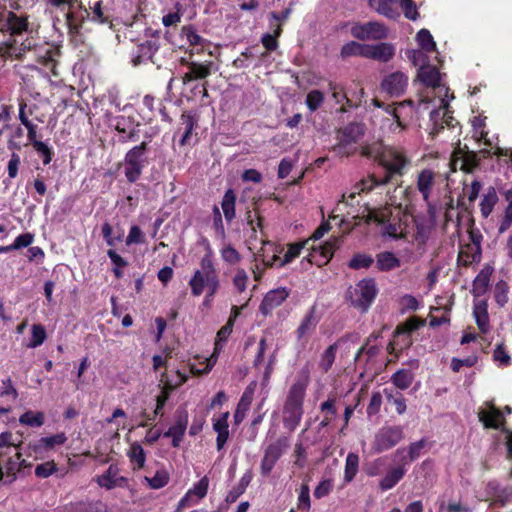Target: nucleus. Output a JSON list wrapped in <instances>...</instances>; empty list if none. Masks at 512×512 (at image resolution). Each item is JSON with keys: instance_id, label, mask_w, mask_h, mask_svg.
<instances>
[{"instance_id": "nucleus-36", "label": "nucleus", "mask_w": 512, "mask_h": 512, "mask_svg": "<svg viewBox=\"0 0 512 512\" xmlns=\"http://www.w3.org/2000/svg\"><path fill=\"white\" fill-rule=\"evenodd\" d=\"M498 202V195L494 187H489L480 202V212L484 218H487L493 211Z\"/></svg>"}, {"instance_id": "nucleus-49", "label": "nucleus", "mask_w": 512, "mask_h": 512, "mask_svg": "<svg viewBox=\"0 0 512 512\" xmlns=\"http://www.w3.org/2000/svg\"><path fill=\"white\" fill-rule=\"evenodd\" d=\"M508 293H509V286L508 284L501 280L495 285L494 289V298L496 303L503 307L508 302Z\"/></svg>"}, {"instance_id": "nucleus-53", "label": "nucleus", "mask_w": 512, "mask_h": 512, "mask_svg": "<svg viewBox=\"0 0 512 512\" xmlns=\"http://www.w3.org/2000/svg\"><path fill=\"white\" fill-rule=\"evenodd\" d=\"M220 254H221L222 259L230 265H235V264L239 263L241 260L240 254L231 245L224 246L221 249Z\"/></svg>"}, {"instance_id": "nucleus-32", "label": "nucleus", "mask_w": 512, "mask_h": 512, "mask_svg": "<svg viewBox=\"0 0 512 512\" xmlns=\"http://www.w3.org/2000/svg\"><path fill=\"white\" fill-rule=\"evenodd\" d=\"M480 420L486 427L500 428L504 423L503 414L495 407H489L479 414Z\"/></svg>"}, {"instance_id": "nucleus-44", "label": "nucleus", "mask_w": 512, "mask_h": 512, "mask_svg": "<svg viewBox=\"0 0 512 512\" xmlns=\"http://www.w3.org/2000/svg\"><path fill=\"white\" fill-rule=\"evenodd\" d=\"M374 263V259L371 255L365 253L355 254L349 261L348 266L351 269H368Z\"/></svg>"}, {"instance_id": "nucleus-41", "label": "nucleus", "mask_w": 512, "mask_h": 512, "mask_svg": "<svg viewBox=\"0 0 512 512\" xmlns=\"http://www.w3.org/2000/svg\"><path fill=\"white\" fill-rule=\"evenodd\" d=\"M44 419L45 417L43 412H34L29 410L19 417V422L29 427H41L44 423Z\"/></svg>"}, {"instance_id": "nucleus-47", "label": "nucleus", "mask_w": 512, "mask_h": 512, "mask_svg": "<svg viewBox=\"0 0 512 512\" xmlns=\"http://www.w3.org/2000/svg\"><path fill=\"white\" fill-rule=\"evenodd\" d=\"M413 381V375L408 370H399L392 376L393 384L399 389L408 388Z\"/></svg>"}, {"instance_id": "nucleus-63", "label": "nucleus", "mask_w": 512, "mask_h": 512, "mask_svg": "<svg viewBox=\"0 0 512 512\" xmlns=\"http://www.w3.org/2000/svg\"><path fill=\"white\" fill-rule=\"evenodd\" d=\"M144 241V235L138 226H132L126 238V244H140Z\"/></svg>"}, {"instance_id": "nucleus-37", "label": "nucleus", "mask_w": 512, "mask_h": 512, "mask_svg": "<svg viewBox=\"0 0 512 512\" xmlns=\"http://www.w3.org/2000/svg\"><path fill=\"white\" fill-rule=\"evenodd\" d=\"M253 399V389L248 387L243 393L236 411L234 413V420L238 424L245 418L246 412L249 410Z\"/></svg>"}, {"instance_id": "nucleus-24", "label": "nucleus", "mask_w": 512, "mask_h": 512, "mask_svg": "<svg viewBox=\"0 0 512 512\" xmlns=\"http://www.w3.org/2000/svg\"><path fill=\"white\" fill-rule=\"evenodd\" d=\"M398 1L399 0H368V4L378 14L390 19H396L400 16Z\"/></svg>"}, {"instance_id": "nucleus-1", "label": "nucleus", "mask_w": 512, "mask_h": 512, "mask_svg": "<svg viewBox=\"0 0 512 512\" xmlns=\"http://www.w3.org/2000/svg\"><path fill=\"white\" fill-rule=\"evenodd\" d=\"M409 58L415 66H418L417 77L426 86L421 94L418 110L430 109V120L433 123L431 134H438L439 130L447 126L453 127V116L449 110V102L453 96H449V89L441 83V75L438 69L430 64V58H424L423 51H412Z\"/></svg>"}, {"instance_id": "nucleus-50", "label": "nucleus", "mask_w": 512, "mask_h": 512, "mask_svg": "<svg viewBox=\"0 0 512 512\" xmlns=\"http://www.w3.org/2000/svg\"><path fill=\"white\" fill-rule=\"evenodd\" d=\"M274 29L273 34L267 33L262 36V44L267 50H275L278 46L277 37L280 36L282 32V27L280 24H277L276 27H272Z\"/></svg>"}, {"instance_id": "nucleus-38", "label": "nucleus", "mask_w": 512, "mask_h": 512, "mask_svg": "<svg viewBox=\"0 0 512 512\" xmlns=\"http://www.w3.org/2000/svg\"><path fill=\"white\" fill-rule=\"evenodd\" d=\"M359 470V456L356 453H349L345 461L344 482L350 483Z\"/></svg>"}, {"instance_id": "nucleus-20", "label": "nucleus", "mask_w": 512, "mask_h": 512, "mask_svg": "<svg viewBox=\"0 0 512 512\" xmlns=\"http://www.w3.org/2000/svg\"><path fill=\"white\" fill-rule=\"evenodd\" d=\"M288 296V290L283 287L269 291L260 305V311L264 315L269 314L273 309L281 305Z\"/></svg>"}, {"instance_id": "nucleus-21", "label": "nucleus", "mask_w": 512, "mask_h": 512, "mask_svg": "<svg viewBox=\"0 0 512 512\" xmlns=\"http://www.w3.org/2000/svg\"><path fill=\"white\" fill-rule=\"evenodd\" d=\"M262 246L256 254V260L261 261L265 266L270 267L279 261L278 254L282 249L270 241L261 240Z\"/></svg>"}, {"instance_id": "nucleus-6", "label": "nucleus", "mask_w": 512, "mask_h": 512, "mask_svg": "<svg viewBox=\"0 0 512 512\" xmlns=\"http://www.w3.org/2000/svg\"><path fill=\"white\" fill-rule=\"evenodd\" d=\"M411 112L410 103H398L396 106H387L385 115L379 117L375 116L379 121V126L384 133H398L405 127V118Z\"/></svg>"}, {"instance_id": "nucleus-39", "label": "nucleus", "mask_w": 512, "mask_h": 512, "mask_svg": "<svg viewBox=\"0 0 512 512\" xmlns=\"http://www.w3.org/2000/svg\"><path fill=\"white\" fill-rule=\"evenodd\" d=\"M235 202V193L231 189L227 190L221 202V208L227 221H231L235 217Z\"/></svg>"}, {"instance_id": "nucleus-12", "label": "nucleus", "mask_w": 512, "mask_h": 512, "mask_svg": "<svg viewBox=\"0 0 512 512\" xmlns=\"http://www.w3.org/2000/svg\"><path fill=\"white\" fill-rule=\"evenodd\" d=\"M145 143L133 147L125 156V176L129 182H135L141 175Z\"/></svg>"}, {"instance_id": "nucleus-27", "label": "nucleus", "mask_w": 512, "mask_h": 512, "mask_svg": "<svg viewBox=\"0 0 512 512\" xmlns=\"http://www.w3.org/2000/svg\"><path fill=\"white\" fill-rule=\"evenodd\" d=\"M189 380V374L179 369L172 370L170 373H162L160 382L166 389L173 391Z\"/></svg>"}, {"instance_id": "nucleus-19", "label": "nucleus", "mask_w": 512, "mask_h": 512, "mask_svg": "<svg viewBox=\"0 0 512 512\" xmlns=\"http://www.w3.org/2000/svg\"><path fill=\"white\" fill-rule=\"evenodd\" d=\"M96 482L107 490L127 485V479L119 476V469L115 465H110L102 475L96 478Z\"/></svg>"}, {"instance_id": "nucleus-11", "label": "nucleus", "mask_w": 512, "mask_h": 512, "mask_svg": "<svg viewBox=\"0 0 512 512\" xmlns=\"http://www.w3.org/2000/svg\"><path fill=\"white\" fill-rule=\"evenodd\" d=\"M403 438L402 428L399 426H385L375 434L372 448L374 453L387 451L398 444Z\"/></svg>"}, {"instance_id": "nucleus-26", "label": "nucleus", "mask_w": 512, "mask_h": 512, "mask_svg": "<svg viewBox=\"0 0 512 512\" xmlns=\"http://www.w3.org/2000/svg\"><path fill=\"white\" fill-rule=\"evenodd\" d=\"M228 419L229 412H225L213 420V429L217 433L216 445L219 451L223 449L229 438Z\"/></svg>"}, {"instance_id": "nucleus-23", "label": "nucleus", "mask_w": 512, "mask_h": 512, "mask_svg": "<svg viewBox=\"0 0 512 512\" xmlns=\"http://www.w3.org/2000/svg\"><path fill=\"white\" fill-rule=\"evenodd\" d=\"M188 424V415L184 412L178 415L175 422L163 434L164 437L172 438V445L178 447L182 441Z\"/></svg>"}, {"instance_id": "nucleus-5", "label": "nucleus", "mask_w": 512, "mask_h": 512, "mask_svg": "<svg viewBox=\"0 0 512 512\" xmlns=\"http://www.w3.org/2000/svg\"><path fill=\"white\" fill-rule=\"evenodd\" d=\"M306 387L305 381H297L289 389L284 405L283 422L290 430H294L302 418Z\"/></svg>"}, {"instance_id": "nucleus-46", "label": "nucleus", "mask_w": 512, "mask_h": 512, "mask_svg": "<svg viewBox=\"0 0 512 512\" xmlns=\"http://www.w3.org/2000/svg\"><path fill=\"white\" fill-rule=\"evenodd\" d=\"M308 241L290 244L283 259H279V266H284L297 258Z\"/></svg>"}, {"instance_id": "nucleus-48", "label": "nucleus", "mask_w": 512, "mask_h": 512, "mask_svg": "<svg viewBox=\"0 0 512 512\" xmlns=\"http://www.w3.org/2000/svg\"><path fill=\"white\" fill-rule=\"evenodd\" d=\"M367 45H363L357 43L355 41L348 42L341 49V55L343 57L349 56H362L364 57V53L366 52Z\"/></svg>"}, {"instance_id": "nucleus-29", "label": "nucleus", "mask_w": 512, "mask_h": 512, "mask_svg": "<svg viewBox=\"0 0 512 512\" xmlns=\"http://www.w3.org/2000/svg\"><path fill=\"white\" fill-rule=\"evenodd\" d=\"M416 41L420 46L418 51H423L424 58H430L429 54H435V59H438V52L436 49V43L433 36L427 29H421L416 35Z\"/></svg>"}, {"instance_id": "nucleus-52", "label": "nucleus", "mask_w": 512, "mask_h": 512, "mask_svg": "<svg viewBox=\"0 0 512 512\" xmlns=\"http://www.w3.org/2000/svg\"><path fill=\"white\" fill-rule=\"evenodd\" d=\"M233 286L238 293H242L247 289L249 277L244 269H237L232 279Z\"/></svg>"}, {"instance_id": "nucleus-28", "label": "nucleus", "mask_w": 512, "mask_h": 512, "mask_svg": "<svg viewBox=\"0 0 512 512\" xmlns=\"http://www.w3.org/2000/svg\"><path fill=\"white\" fill-rule=\"evenodd\" d=\"M318 324V318L315 314V308H311L302 319L296 334L299 340H306L315 331Z\"/></svg>"}, {"instance_id": "nucleus-62", "label": "nucleus", "mask_w": 512, "mask_h": 512, "mask_svg": "<svg viewBox=\"0 0 512 512\" xmlns=\"http://www.w3.org/2000/svg\"><path fill=\"white\" fill-rule=\"evenodd\" d=\"M494 360L501 366H507L510 364V356L505 350L503 345H498L493 353Z\"/></svg>"}, {"instance_id": "nucleus-51", "label": "nucleus", "mask_w": 512, "mask_h": 512, "mask_svg": "<svg viewBox=\"0 0 512 512\" xmlns=\"http://www.w3.org/2000/svg\"><path fill=\"white\" fill-rule=\"evenodd\" d=\"M324 94L319 90H312L306 96V105L311 112L316 111L324 102Z\"/></svg>"}, {"instance_id": "nucleus-25", "label": "nucleus", "mask_w": 512, "mask_h": 512, "mask_svg": "<svg viewBox=\"0 0 512 512\" xmlns=\"http://www.w3.org/2000/svg\"><path fill=\"white\" fill-rule=\"evenodd\" d=\"M473 316L479 330L482 333H487L490 329V321L488 315V304L484 299L474 301Z\"/></svg>"}, {"instance_id": "nucleus-54", "label": "nucleus", "mask_w": 512, "mask_h": 512, "mask_svg": "<svg viewBox=\"0 0 512 512\" xmlns=\"http://www.w3.org/2000/svg\"><path fill=\"white\" fill-rule=\"evenodd\" d=\"M211 63L199 64L192 62L189 64V69L192 71L193 76L197 79H204L210 75Z\"/></svg>"}, {"instance_id": "nucleus-13", "label": "nucleus", "mask_w": 512, "mask_h": 512, "mask_svg": "<svg viewBox=\"0 0 512 512\" xmlns=\"http://www.w3.org/2000/svg\"><path fill=\"white\" fill-rule=\"evenodd\" d=\"M351 34L360 40H381L387 37V28L384 24L376 21L364 24L355 23L351 27Z\"/></svg>"}, {"instance_id": "nucleus-61", "label": "nucleus", "mask_w": 512, "mask_h": 512, "mask_svg": "<svg viewBox=\"0 0 512 512\" xmlns=\"http://www.w3.org/2000/svg\"><path fill=\"white\" fill-rule=\"evenodd\" d=\"M33 147L35 151L43 158V163L45 165L49 164L51 162V150L49 146L42 142V141H35V144H33Z\"/></svg>"}, {"instance_id": "nucleus-55", "label": "nucleus", "mask_w": 512, "mask_h": 512, "mask_svg": "<svg viewBox=\"0 0 512 512\" xmlns=\"http://www.w3.org/2000/svg\"><path fill=\"white\" fill-rule=\"evenodd\" d=\"M399 7H401L407 19L414 21L418 18L419 14L417 11V7L412 0H399L398 8Z\"/></svg>"}, {"instance_id": "nucleus-16", "label": "nucleus", "mask_w": 512, "mask_h": 512, "mask_svg": "<svg viewBox=\"0 0 512 512\" xmlns=\"http://www.w3.org/2000/svg\"><path fill=\"white\" fill-rule=\"evenodd\" d=\"M339 245V238H333L327 241L324 245H321L318 248H313L310 258L308 259L309 263L317 266L327 264L332 258L334 252L338 249Z\"/></svg>"}, {"instance_id": "nucleus-22", "label": "nucleus", "mask_w": 512, "mask_h": 512, "mask_svg": "<svg viewBox=\"0 0 512 512\" xmlns=\"http://www.w3.org/2000/svg\"><path fill=\"white\" fill-rule=\"evenodd\" d=\"M364 57L377 60L380 62H388L395 54V48L389 43H379L376 45H367Z\"/></svg>"}, {"instance_id": "nucleus-34", "label": "nucleus", "mask_w": 512, "mask_h": 512, "mask_svg": "<svg viewBox=\"0 0 512 512\" xmlns=\"http://www.w3.org/2000/svg\"><path fill=\"white\" fill-rule=\"evenodd\" d=\"M378 184H382L381 181L378 182L373 177H368L366 179L361 180L359 183L355 185V187L352 189L348 196L343 195V200L338 203L337 210H340L341 205L348 204V200L346 201V199H353L356 194H359L364 191H369Z\"/></svg>"}, {"instance_id": "nucleus-35", "label": "nucleus", "mask_w": 512, "mask_h": 512, "mask_svg": "<svg viewBox=\"0 0 512 512\" xmlns=\"http://www.w3.org/2000/svg\"><path fill=\"white\" fill-rule=\"evenodd\" d=\"M127 456L129 457L134 470L142 469L145 466L146 453L138 442H133L130 445L127 451Z\"/></svg>"}, {"instance_id": "nucleus-17", "label": "nucleus", "mask_w": 512, "mask_h": 512, "mask_svg": "<svg viewBox=\"0 0 512 512\" xmlns=\"http://www.w3.org/2000/svg\"><path fill=\"white\" fill-rule=\"evenodd\" d=\"M408 84V77L402 72H394L386 76L381 87L390 96H400L404 93Z\"/></svg>"}, {"instance_id": "nucleus-33", "label": "nucleus", "mask_w": 512, "mask_h": 512, "mask_svg": "<svg viewBox=\"0 0 512 512\" xmlns=\"http://www.w3.org/2000/svg\"><path fill=\"white\" fill-rule=\"evenodd\" d=\"M492 272L493 269L487 266L483 268L476 276L472 287V291L475 297H480L487 291Z\"/></svg>"}, {"instance_id": "nucleus-45", "label": "nucleus", "mask_w": 512, "mask_h": 512, "mask_svg": "<svg viewBox=\"0 0 512 512\" xmlns=\"http://www.w3.org/2000/svg\"><path fill=\"white\" fill-rule=\"evenodd\" d=\"M46 331L40 324H33L31 327V339L27 344L29 348H36L44 343L46 340Z\"/></svg>"}, {"instance_id": "nucleus-14", "label": "nucleus", "mask_w": 512, "mask_h": 512, "mask_svg": "<svg viewBox=\"0 0 512 512\" xmlns=\"http://www.w3.org/2000/svg\"><path fill=\"white\" fill-rule=\"evenodd\" d=\"M208 487L209 479L204 476L180 499L176 512H182L183 509L198 504L206 496Z\"/></svg>"}, {"instance_id": "nucleus-58", "label": "nucleus", "mask_w": 512, "mask_h": 512, "mask_svg": "<svg viewBox=\"0 0 512 512\" xmlns=\"http://www.w3.org/2000/svg\"><path fill=\"white\" fill-rule=\"evenodd\" d=\"M182 37L191 45H201L203 42V38L196 33L192 26H184L182 28Z\"/></svg>"}, {"instance_id": "nucleus-64", "label": "nucleus", "mask_w": 512, "mask_h": 512, "mask_svg": "<svg viewBox=\"0 0 512 512\" xmlns=\"http://www.w3.org/2000/svg\"><path fill=\"white\" fill-rule=\"evenodd\" d=\"M511 224H512V204H508L505 209L503 219L499 225V233L502 234L505 231H507L509 229V227L511 226Z\"/></svg>"}, {"instance_id": "nucleus-9", "label": "nucleus", "mask_w": 512, "mask_h": 512, "mask_svg": "<svg viewBox=\"0 0 512 512\" xmlns=\"http://www.w3.org/2000/svg\"><path fill=\"white\" fill-rule=\"evenodd\" d=\"M48 4L56 8L67 9L65 13L68 27L77 29L88 16V11L82 5L81 0H46Z\"/></svg>"}, {"instance_id": "nucleus-10", "label": "nucleus", "mask_w": 512, "mask_h": 512, "mask_svg": "<svg viewBox=\"0 0 512 512\" xmlns=\"http://www.w3.org/2000/svg\"><path fill=\"white\" fill-rule=\"evenodd\" d=\"M233 329V319H229L226 325H224L217 333L216 341H215V347L212 355L209 358L205 359V367L203 369H199L196 367L195 363L189 362L188 368L189 372L192 375H203L208 374L214 365L217 362L218 355L220 350L222 349V342H225L227 338L230 336Z\"/></svg>"}, {"instance_id": "nucleus-31", "label": "nucleus", "mask_w": 512, "mask_h": 512, "mask_svg": "<svg viewBox=\"0 0 512 512\" xmlns=\"http://www.w3.org/2000/svg\"><path fill=\"white\" fill-rule=\"evenodd\" d=\"M406 474L404 466H398L387 471L385 476L380 480L379 487L383 491L392 489Z\"/></svg>"}, {"instance_id": "nucleus-59", "label": "nucleus", "mask_w": 512, "mask_h": 512, "mask_svg": "<svg viewBox=\"0 0 512 512\" xmlns=\"http://www.w3.org/2000/svg\"><path fill=\"white\" fill-rule=\"evenodd\" d=\"M66 440L67 438L64 433H58L49 437H44L40 440V442L45 448H52L54 446L64 444Z\"/></svg>"}, {"instance_id": "nucleus-8", "label": "nucleus", "mask_w": 512, "mask_h": 512, "mask_svg": "<svg viewBox=\"0 0 512 512\" xmlns=\"http://www.w3.org/2000/svg\"><path fill=\"white\" fill-rule=\"evenodd\" d=\"M436 178L437 173L428 168L422 169L416 176V188L426 203L428 214L432 218L435 217V207L431 203V198L436 188Z\"/></svg>"}, {"instance_id": "nucleus-3", "label": "nucleus", "mask_w": 512, "mask_h": 512, "mask_svg": "<svg viewBox=\"0 0 512 512\" xmlns=\"http://www.w3.org/2000/svg\"><path fill=\"white\" fill-rule=\"evenodd\" d=\"M189 287L193 296H200L204 290H218L219 277L214 266L213 252L209 248L200 261V269H197L189 280Z\"/></svg>"}, {"instance_id": "nucleus-60", "label": "nucleus", "mask_w": 512, "mask_h": 512, "mask_svg": "<svg viewBox=\"0 0 512 512\" xmlns=\"http://www.w3.org/2000/svg\"><path fill=\"white\" fill-rule=\"evenodd\" d=\"M310 494H309V488L307 485H302L300 488L299 496H298V502L297 507L299 509L308 511L310 509Z\"/></svg>"}, {"instance_id": "nucleus-56", "label": "nucleus", "mask_w": 512, "mask_h": 512, "mask_svg": "<svg viewBox=\"0 0 512 512\" xmlns=\"http://www.w3.org/2000/svg\"><path fill=\"white\" fill-rule=\"evenodd\" d=\"M288 448L286 439H279L275 443L268 446L266 452L278 461L283 452Z\"/></svg>"}, {"instance_id": "nucleus-40", "label": "nucleus", "mask_w": 512, "mask_h": 512, "mask_svg": "<svg viewBox=\"0 0 512 512\" xmlns=\"http://www.w3.org/2000/svg\"><path fill=\"white\" fill-rule=\"evenodd\" d=\"M364 129L363 125L358 123H352L347 125L343 132H342V138L341 141L343 143L349 144L351 142H356L360 139V137L363 135Z\"/></svg>"}, {"instance_id": "nucleus-43", "label": "nucleus", "mask_w": 512, "mask_h": 512, "mask_svg": "<svg viewBox=\"0 0 512 512\" xmlns=\"http://www.w3.org/2000/svg\"><path fill=\"white\" fill-rule=\"evenodd\" d=\"M337 344L330 345L320 356L319 367L327 372L333 365L337 353Z\"/></svg>"}, {"instance_id": "nucleus-18", "label": "nucleus", "mask_w": 512, "mask_h": 512, "mask_svg": "<svg viewBox=\"0 0 512 512\" xmlns=\"http://www.w3.org/2000/svg\"><path fill=\"white\" fill-rule=\"evenodd\" d=\"M26 461L21 459L19 451L15 452L14 457H11L3 465H0V481L5 484H10L16 479V474L22 467H26Z\"/></svg>"}, {"instance_id": "nucleus-2", "label": "nucleus", "mask_w": 512, "mask_h": 512, "mask_svg": "<svg viewBox=\"0 0 512 512\" xmlns=\"http://www.w3.org/2000/svg\"><path fill=\"white\" fill-rule=\"evenodd\" d=\"M405 190L402 188H396L394 195L389 198V202L386 206L381 208H366L363 212V218L366 219L367 223L375 222L377 224H385L383 229V235L393 239H397L403 236L404 229L400 222H398L400 214L402 213V202H397V196H403Z\"/></svg>"}, {"instance_id": "nucleus-30", "label": "nucleus", "mask_w": 512, "mask_h": 512, "mask_svg": "<svg viewBox=\"0 0 512 512\" xmlns=\"http://www.w3.org/2000/svg\"><path fill=\"white\" fill-rule=\"evenodd\" d=\"M400 266V259L392 252L385 251L376 256V267L381 272H389Z\"/></svg>"}, {"instance_id": "nucleus-57", "label": "nucleus", "mask_w": 512, "mask_h": 512, "mask_svg": "<svg viewBox=\"0 0 512 512\" xmlns=\"http://www.w3.org/2000/svg\"><path fill=\"white\" fill-rule=\"evenodd\" d=\"M56 470V464L53 461H48L36 466L35 475L39 478H47L55 473Z\"/></svg>"}, {"instance_id": "nucleus-4", "label": "nucleus", "mask_w": 512, "mask_h": 512, "mask_svg": "<svg viewBox=\"0 0 512 512\" xmlns=\"http://www.w3.org/2000/svg\"><path fill=\"white\" fill-rule=\"evenodd\" d=\"M362 153L377 158L380 165L386 170L387 176L381 180V183H387L393 175H402L408 163L403 154L391 147H365Z\"/></svg>"}, {"instance_id": "nucleus-42", "label": "nucleus", "mask_w": 512, "mask_h": 512, "mask_svg": "<svg viewBox=\"0 0 512 512\" xmlns=\"http://www.w3.org/2000/svg\"><path fill=\"white\" fill-rule=\"evenodd\" d=\"M169 478V473L161 469L158 470L153 477L146 476L144 481L151 489H160L168 484Z\"/></svg>"}, {"instance_id": "nucleus-15", "label": "nucleus", "mask_w": 512, "mask_h": 512, "mask_svg": "<svg viewBox=\"0 0 512 512\" xmlns=\"http://www.w3.org/2000/svg\"><path fill=\"white\" fill-rule=\"evenodd\" d=\"M4 21L5 23L0 24V39L11 42V45H9V47H11L14 43L12 36L24 31L26 29L27 23L25 19L17 17L12 12H8L4 16ZM6 48H8V46Z\"/></svg>"}, {"instance_id": "nucleus-7", "label": "nucleus", "mask_w": 512, "mask_h": 512, "mask_svg": "<svg viewBox=\"0 0 512 512\" xmlns=\"http://www.w3.org/2000/svg\"><path fill=\"white\" fill-rule=\"evenodd\" d=\"M377 292L374 279H363L349 290V298L354 307L366 311L375 299Z\"/></svg>"}]
</instances>
